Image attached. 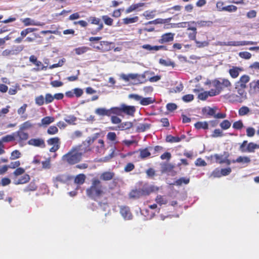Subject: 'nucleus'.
<instances>
[{
    "label": "nucleus",
    "mask_w": 259,
    "mask_h": 259,
    "mask_svg": "<svg viewBox=\"0 0 259 259\" xmlns=\"http://www.w3.org/2000/svg\"><path fill=\"white\" fill-rule=\"evenodd\" d=\"M213 85L215 88V90L218 91L219 92H221L223 90V88L222 87V82L221 80L215 79L212 81Z\"/></svg>",
    "instance_id": "nucleus-37"
},
{
    "label": "nucleus",
    "mask_w": 259,
    "mask_h": 259,
    "mask_svg": "<svg viewBox=\"0 0 259 259\" xmlns=\"http://www.w3.org/2000/svg\"><path fill=\"white\" fill-rule=\"evenodd\" d=\"M47 143L49 145H53L50 148V151L51 152H55L60 148V139L58 137L52 138L47 140Z\"/></svg>",
    "instance_id": "nucleus-9"
},
{
    "label": "nucleus",
    "mask_w": 259,
    "mask_h": 259,
    "mask_svg": "<svg viewBox=\"0 0 259 259\" xmlns=\"http://www.w3.org/2000/svg\"><path fill=\"white\" fill-rule=\"evenodd\" d=\"M30 178L29 175L25 174L15 182L16 185L26 184L30 181Z\"/></svg>",
    "instance_id": "nucleus-22"
},
{
    "label": "nucleus",
    "mask_w": 259,
    "mask_h": 259,
    "mask_svg": "<svg viewBox=\"0 0 259 259\" xmlns=\"http://www.w3.org/2000/svg\"><path fill=\"white\" fill-rule=\"evenodd\" d=\"M133 126V123L131 122H124L122 123H121L119 125H118L117 127L112 128V130H128L131 128Z\"/></svg>",
    "instance_id": "nucleus-15"
},
{
    "label": "nucleus",
    "mask_w": 259,
    "mask_h": 259,
    "mask_svg": "<svg viewBox=\"0 0 259 259\" xmlns=\"http://www.w3.org/2000/svg\"><path fill=\"white\" fill-rule=\"evenodd\" d=\"M182 99L185 102H189L192 101L194 99V96L192 94H188L184 96Z\"/></svg>",
    "instance_id": "nucleus-61"
},
{
    "label": "nucleus",
    "mask_w": 259,
    "mask_h": 259,
    "mask_svg": "<svg viewBox=\"0 0 259 259\" xmlns=\"http://www.w3.org/2000/svg\"><path fill=\"white\" fill-rule=\"evenodd\" d=\"M144 5V3H140L136 4H133L130 6L125 11L126 14L131 13L132 12L138 9L139 8L143 7Z\"/></svg>",
    "instance_id": "nucleus-26"
},
{
    "label": "nucleus",
    "mask_w": 259,
    "mask_h": 259,
    "mask_svg": "<svg viewBox=\"0 0 259 259\" xmlns=\"http://www.w3.org/2000/svg\"><path fill=\"white\" fill-rule=\"evenodd\" d=\"M175 34L172 33H166L163 34L158 42L160 44H164L171 41L174 40Z\"/></svg>",
    "instance_id": "nucleus-12"
},
{
    "label": "nucleus",
    "mask_w": 259,
    "mask_h": 259,
    "mask_svg": "<svg viewBox=\"0 0 259 259\" xmlns=\"http://www.w3.org/2000/svg\"><path fill=\"white\" fill-rule=\"evenodd\" d=\"M224 11H228L229 12H235L237 8L234 5H229L226 7H224L223 9Z\"/></svg>",
    "instance_id": "nucleus-53"
},
{
    "label": "nucleus",
    "mask_w": 259,
    "mask_h": 259,
    "mask_svg": "<svg viewBox=\"0 0 259 259\" xmlns=\"http://www.w3.org/2000/svg\"><path fill=\"white\" fill-rule=\"evenodd\" d=\"M239 56L242 58L248 59L250 58L251 55L250 53L247 52H242L239 53Z\"/></svg>",
    "instance_id": "nucleus-57"
},
{
    "label": "nucleus",
    "mask_w": 259,
    "mask_h": 259,
    "mask_svg": "<svg viewBox=\"0 0 259 259\" xmlns=\"http://www.w3.org/2000/svg\"><path fill=\"white\" fill-rule=\"evenodd\" d=\"M155 190V187L151 186L142 190H133L129 194L130 197L132 198H139L143 195L149 194Z\"/></svg>",
    "instance_id": "nucleus-3"
},
{
    "label": "nucleus",
    "mask_w": 259,
    "mask_h": 259,
    "mask_svg": "<svg viewBox=\"0 0 259 259\" xmlns=\"http://www.w3.org/2000/svg\"><path fill=\"white\" fill-rule=\"evenodd\" d=\"M231 171L232 170L230 167L222 168L221 169L216 168L212 172L211 176L214 178H220L222 176L229 175Z\"/></svg>",
    "instance_id": "nucleus-6"
},
{
    "label": "nucleus",
    "mask_w": 259,
    "mask_h": 259,
    "mask_svg": "<svg viewBox=\"0 0 259 259\" xmlns=\"http://www.w3.org/2000/svg\"><path fill=\"white\" fill-rule=\"evenodd\" d=\"M155 201L160 205L166 204L168 202L167 199L163 196L161 195H157L155 198Z\"/></svg>",
    "instance_id": "nucleus-33"
},
{
    "label": "nucleus",
    "mask_w": 259,
    "mask_h": 259,
    "mask_svg": "<svg viewBox=\"0 0 259 259\" xmlns=\"http://www.w3.org/2000/svg\"><path fill=\"white\" fill-rule=\"evenodd\" d=\"M258 147V146L253 143H249L247 144V141H244L240 146V150L242 152H252Z\"/></svg>",
    "instance_id": "nucleus-5"
},
{
    "label": "nucleus",
    "mask_w": 259,
    "mask_h": 259,
    "mask_svg": "<svg viewBox=\"0 0 259 259\" xmlns=\"http://www.w3.org/2000/svg\"><path fill=\"white\" fill-rule=\"evenodd\" d=\"M243 124L241 120L236 121L233 124V127L237 130H240L243 127Z\"/></svg>",
    "instance_id": "nucleus-58"
},
{
    "label": "nucleus",
    "mask_w": 259,
    "mask_h": 259,
    "mask_svg": "<svg viewBox=\"0 0 259 259\" xmlns=\"http://www.w3.org/2000/svg\"><path fill=\"white\" fill-rule=\"evenodd\" d=\"M159 64L164 66H172L174 67L175 66V64L174 62L171 61L170 59H167V60H164L163 59H160L159 61Z\"/></svg>",
    "instance_id": "nucleus-30"
},
{
    "label": "nucleus",
    "mask_w": 259,
    "mask_h": 259,
    "mask_svg": "<svg viewBox=\"0 0 259 259\" xmlns=\"http://www.w3.org/2000/svg\"><path fill=\"white\" fill-rule=\"evenodd\" d=\"M237 94H233L230 95V99L233 102L241 103L246 99V93L244 90L241 89H236Z\"/></svg>",
    "instance_id": "nucleus-4"
},
{
    "label": "nucleus",
    "mask_w": 259,
    "mask_h": 259,
    "mask_svg": "<svg viewBox=\"0 0 259 259\" xmlns=\"http://www.w3.org/2000/svg\"><path fill=\"white\" fill-rule=\"evenodd\" d=\"M107 138L110 141H114L116 140V135L114 132H109L107 134Z\"/></svg>",
    "instance_id": "nucleus-63"
},
{
    "label": "nucleus",
    "mask_w": 259,
    "mask_h": 259,
    "mask_svg": "<svg viewBox=\"0 0 259 259\" xmlns=\"http://www.w3.org/2000/svg\"><path fill=\"white\" fill-rule=\"evenodd\" d=\"M25 172V169L21 167L17 168L14 171L13 174L15 177H17L23 174Z\"/></svg>",
    "instance_id": "nucleus-52"
},
{
    "label": "nucleus",
    "mask_w": 259,
    "mask_h": 259,
    "mask_svg": "<svg viewBox=\"0 0 259 259\" xmlns=\"http://www.w3.org/2000/svg\"><path fill=\"white\" fill-rule=\"evenodd\" d=\"M190 182V179L189 178L182 177L177 180L175 182L176 185L178 186L182 185L183 184H188Z\"/></svg>",
    "instance_id": "nucleus-36"
},
{
    "label": "nucleus",
    "mask_w": 259,
    "mask_h": 259,
    "mask_svg": "<svg viewBox=\"0 0 259 259\" xmlns=\"http://www.w3.org/2000/svg\"><path fill=\"white\" fill-rule=\"evenodd\" d=\"M21 153L18 150L13 151L11 155V159L15 160L20 157Z\"/></svg>",
    "instance_id": "nucleus-54"
},
{
    "label": "nucleus",
    "mask_w": 259,
    "mask_h": 259,
    "mask_svg": "<svg viewBox=\"0 0 259 259\" xmlns=\"http://www.w3.org/2000/svg\"><path fill=\"white\" fill-rule=\"evenodd\" d=\"M231 125V122L228 120H224L220 123V126L223 130L228 129Z\"/></svg>",
    "instance_id": "nucleus-46"
},
{
    "label": "nucleus",
    "mask_w": 259,
    "mask_h": 259,
    "mask_svg": "<svg viewBox=\"0 0 259 259\" xmlns=\"http://www.w3.org/2000/svg\"><path fill=\"white\" fill-rule=\"evenodd\" d=\"M35 103L38 106L42 105L45 102V98L42 95H40L38 97H36L35 98Z\"/></svg>",
    "instance_id": "nucleus-49"
},
{
    "label": "nucleus",
    "mask_w": 259,
    "mask_h": 259,
    "mask_svg": "<svg viewBox=\"0 0 259 259\" xmlns=\"http://www.w3.org/2000/svg\"><path fill=\"white\" fill-rule=\"evenodd\" d=\"M102 18L105 24L109 26H111L112 25L113 21V19L108 17L107 15L102 16Z\"/></svg>",
    "instance_id": "nucleus-45"
},
{
    "label": "nucleus",
    "mask_w": 259,
    "mask_h": 259,
    "mask_svg": "<svg viewBox=\"0 0 259 259\" xmlns=\"http://www.w3.org/2000/svg\"><path fill=\"white\" fill-rule=\"evenodd\" d=\"M15 138L18 137L19 141H25L28 138V134L20 129L18 132L14 133Z\"/></svg>",
    "instance_id": "nucleus-19"
},
{
    "label": "nucleus",
    "mask_w": 259,
    "mask_h": 259,
    "mask_svg": "<svg viewBox=\"0 0 259 259\" xmlns=\"http://www.w3.org/2000/svg\"><path fill=\"white\" fill-rule=\"evenodd\" d=\"M100 135V133H96L92 136L88 138L87 142L89 145L92 144Z\"/></svg>",
    "instance_id": "nucleus-44"
},
{
    "label": "nucleus",
    "mask_w": 259,
    "mask_h": 259,
    "mask_svg": "<svg viewBox=\"0 0 259 259\" xmlns=\"http://www.w3.org/2000/svg\"><path fill=\"white\" fill-rule=\"evenodd\" d=\"M14 55H15V52L12 50L6 49L4 50L2 53V55L5 57Z\"/></svg>",
    "instance_id": "nucleus-59"
},
{
    "label": "nucleus",
    "mask_w": 259,
    "mask_h": 259,
    "mask_svg": "<svg viewBox=\"0 0 259 259\" xmlns=\"http://www.w3.org/2000/svg\"><path fill=\"white\" fill-rule=\"evenodd\" d=\"M154 102V99L151 97L142 98L140 101V104L143 106H147L151 104Z\"/></svg>",
    "instance_id": "nucleus-31"
},
{
    "label": "nucleus",
    "mask_w": 259,
    "mask_h": 259,
    "mask_svg": "<svg viewBox=\"0 0 259 259\" xmlns=\"http://www.w3.org/2000/svg\"><path fill=\"white\" fill-rule=\"evenodd\" d=\"M151 155V152L147 148L140 150V157L142 158H146Z\"/></svg>",
    "instance_id": "nucleus-50"
},
{
    "label": "nucleus",
    "mask_w": 259,
    "mask_h": 259,
    "mask_svg": "<svg viewBox=\"0 0 259 259\" xmlns=\"http://www.w3.org/2000/svg\"><path fill=\"white\" fill-rule=\"evenodd\" d=\"M58 132V127L56 126H51L47 130V133L49 135H53Z\"/></svg>",
    "instance_id": "nucleus-43"
},
{
    "label": "nucleus",
    "mask_w": 259,
    "mask_h": 259,
    "mask_svg": "<svg viewBox=\"0 0 259 259\" xmlns=\"http://www.w3.org/2000/svg\"><path fill=\"white\" fill-rule=\"evenodd\" d=\"M115 176V174L111 171H105L100 175V179L103 181H107L112 180Z\"/></svg>",
    "instance_id": "nucleus-17"
},
{
    "label": "nucleus",
    "mask_w": 259,
    "mask_h": 259,
    "mask_svg": "<svg viewBox=\"0 0 259 259\" xmlns=\"http://www.w3.org/2000/svg\"><path fill=\"white\" fill-rule=\"evenodd\" d=\"M37 29L35 28H26L23 30H22L21 32V35L22 37H25L27 34L30 32H32L35 30H36Z\"/></svg>",
    "instance_id": "nucleus-48"
},
{
    "label": "nucleus",
    "mask_w": 259,
    "mask_h": 259,
    "mask_svg": "<svg viewBox=\"0 0 259 259\" xmlns=\"http://www.w3.org/2000/svg\"><path fill=\"white\" fill-rule=\"evenodd\" d=\"M194 125L197 129H207L208 127V123L206 121L197 122Z\"/></svg>",
    "instance_id": "nucleus-39"
},
{
    "label": "nucleus",
    "mask_w": 259,
    "mask_h": 259,
    "mask_svg": "<svg viewBox=\"0 0 259 259\" xmlns=\"http://www.w3.org/2000/svg\"><path fill=\"white\" fill-rule=\"evenodd\" d=\"M16 138H15V133H13L12 135H7L5 137H3L1 140H0V141L2 142V144H3V142H10V141H12L13 140H15Z\"/></svg>",
    "instance_id": "nucleus-35"
},
{
    "label": "nucleus",
    "mask_w": 259,
    "mask_h": 259,
    "mask_svg": "<svg viewBox=\"0 0 259 259\" xmlns=\"http://www.w3.org/2000/svg\"><path fill=\"white\" fill-rule=\"evenodd\" d=\"M86 194L90 198L95 199L105 194V188L98 178H94L92 180L91 186L86 190Z\"/></svg>",
    "instance_id": "nucleus-1"
},
{
    "label": "nucleus",
    "mask_w": 259,
    "mask_h": 259,
    "mask_svg": "<svg viewBox=\"0 0 259 259\" xmlns=\"http://www.w3.org/2000/svg\"><path fill=\"white\" fill-rule=\"evenodd\" d=\"M119 208L120 213L125 220H131L133 219V215L128 206L122 205Z\"/></svg>",
    "instance_id": "nucleus-7"
},
{
    "label": "nucleus",
    "mask_w": 259,
    "mask_h": 259,
    "mask_svg": "<svg viewBox=\"0 0 259 259\" xmlns=\"http://www.w3.org/2000/svg\"><path fill=\"white\" fill-rule=\"evenodd\" d=\"M223 136V132L220 129L214 130L213 132V134L211 135V137L213 138L222 137Z\"/></svg>",
    "instance_id": "nucleus-55"
},
{
    "label": "nucleus",
    "mask_w": 259,
    "mask_h": 259,
    "mask_svg": "<svg viewBox=\"0 0 259 259\" xmlns=\"http://www.w3.org/2000/svg\"><path fill=\"white\" fill-rule=\"evenodd\" d=\"M151 127V124L148 123H139L136 125V131L138 132H144L149 130Z\"/></svg>",
    "instance_id": "nucleus-16"
},
{
    "label": "nucleus",
    "mask_w": 259,
    "mask_h": 259,
    "mask_svg": "<svg viewBox=\"0 0 259 259\" xmlns=\"http://www.w3.org/2000/svg\"><path fill=\"white\" fill-rule=\"evenodd\" d=\"M55 120L54 117L46 116L41 119L40 123L38 124L39 126L47 127Z\"/></svg>",
    "instance_id": "nucleus-13"
},
{
    "label": "nucleus",
    "mask_w": 259,
    "mask_h": 259,
    "mask_svg": "<svg viewBox=\"0 0 259 259\" xmlns=\"http://www.w3.org/2000/svg\"><path fill=\"white\" fill-rule=\"evenodd\" d=\"M242 71V69L237 67H233L229 70L231 76L234 78L238 76L239 72Z\"/></svg>",
    "instance_id": "nucleus-25"
},
{
    "label": "nucleus",
    "mask_w": 259,
    "mask_h": 259,
    "mask_svg": "<svg viewBox=\"0 0 259 259\" xmlns=\"http://www.w3.org/2000/svg\"><path fill=\"white\" fill-rule=\"evenodd\" d=\"M34 21L30 18H26L22 20V22L25 26L33 25Z\"/></svg>",
    "instance_id": "nucleus-51"
},
{
    "label": "nucleus",
    "mask_w": 259,
    "mask_h": 259,
    "mask_svg": "<svg viewBox=\"0 0 259 259\" xmlns=\"http://www.w3.org/2000/svg\"><path fill=\"white\" fill-rule=\"evenodd\" d=\"M259 90V80L253 81L250 83L249 93L251 94L256 93Z\"/></svg>",
    "instance_id": "nucleus-18"
},
{
    "label": "nucleus",
    "mask_w": 259,
    "mask_h": 259,
    "mask_svg": "<svg viewBox=\"0 0 259 259\" xmlns=\"http://www.w3.org/2000/svg\"><path fill=\"white\" fill-rule=\"evenodd\" d=\"M221 46H242L253 44V42L249 41H231L228 42H219Z\"/></svg>",
    "instance_id": "nucleus-8"
},
{
    "label": "nucleus",
    "mask_w": 259,
    "mask_h": 259,
    "mask_svg": "<svg viewBox=\"0 0 259 259\" xmlns=\"http://www.w3.org/2000/svg\"><path fill=\"white\" fill-rule=\"evenodd\" d=\"M122 112L130 115H133L135 112V108L134 106H127L125 104L121 105Z\"/></svg>",
    "instance_id": "nucleus-14"
},
{
    "label": "nucleus",
    "mask_w": 259,
    "mask_h": 259,
    "mask_svg": "<svg viewBox=\"0 0 259 259\" xmlns=\"http://www.w3.org/2000/svg\"><path fill=\"white\" fill-rule=\"evenodd\" d=\"M174 165L169 163H163L161 165V172L168 173L171 171L174 168Z\"/></svg>",
    "instance_id": "nucleus-23"
},
{
    "label": "nucleus",
    "mask_w": 259,
    "mask_h": 259,
    "mask_svg": "<svg viewBox=\"0 0 259 259\" xmlns=\"http://www.w3.org/2000/svg\"><path fill=\"white\" fill-rule=\"evenodd\" d=\"M90 21H91V23L99 25L98 28L91 31L92 34L95 35L97 33V32L102 29L103 27V24L102 23H100V19L96 17H90Z\"/></svg>",
    "instance_id": "nucleus-10"
},
{
    "label": "nucleus",
    "mask_w": 259,
    "mask_h": 259,
    "mask_svg": "<svg viewBox=\"0 0 259 259\" xmlns=\"http://www.w3.org/2000/svg\"><path fill=\"white\" fill-rule=\"evenodd\" d=\"M249 112V109L246 106H243L239 110V115L240 116H244L246 115Z\"/></svg>",
    "instance_id": "nucleus-47"
},
{
    "label": "nucleus",
    "mask_w": 259,
    "mask_h": 259,
    "mask_svg": "<svg viewBox=\"0 0 259 259\" xmlns=\"http://www.w3.org/2000/svg\"><path fill=\"white\" fill-rule=\"evenodd\" d=\"M82 153L79 147L72 148L67 154L62 157L64 162H79L81 160Z\"/></svg>",
    "instance_id": "nucleus-2"
},
{
    "label": "nucleus",
    "mask_w": 259,
    "mask_h": 259,
    "mask_svg": "<svg viewBox=\"0 0 259 259\" xmlns=\"http://www.w3.org/2000/svg\"><path fill=\"white\" fill-rule=\"evenodd\" d=\"M90 50V48H89L88 47L83 46V47L75 48L74 50V51L75 52V53L77 55H80L85 53Z\"/></svg>",
    "instance_id": "nucleus-29"
},
{
    "label": "nucleus",
    "mask_w": 259,
    "mask_h": 259,
    "mask_svg": "<svg viewBox=\"0 0 259 259\" xmlns=\"http://www.w3.org/2000/svg\"><path fill=\"white\" fill-rule=\"evenodd\" d=\"M110 111V116L112 114H116V115H120L121 112H122L121 110V105L120 107H112L109 109Z\"/></svg>",
    "instance_id": "nucleus-41"
},
{
    "label": "nucleus",
    "mask_w": 259,
    "mask_h": 259,
    "mask_svg": "<svg viewBox=\"0 0 259 259\" xmlns=\"http://www.w3.org/2000/svg\"><path fill=\"white\" fill-rule=\"evenodd\" d=\"M95 113L99 116H110V111L109 109H107L105 108H97Z\"/></svg>",
    "instance_id": "nucleus-21"
},
{
    "label": "nucleus",
    "mask_w": 259,
    "mask_h": 259,
    "mask_svg": "<svg viewBox=\"0 0 259 259\" xmlns=\"http://www.w3.org/2000/svg\"><path fill=\"white\" fill-rule=\"evenodd\" d=\"M86 177L83 174L77 175L74 178V183L78 185H82L85 180Z\"/></svg>",
    "instance_id": "nucleus-24"
},
{
    "label": "nucleus",
    "mask_w": 259,
    "mask_h": 259,
    "mask_svg": "<svg viewBox=\"0 0 259 259\" xmlns=\"http://www.w3.org/2000/svg\"><path fill=\"white\" fill-rule=\"evenodd\" d=\"M181 141V138L178 137H174L171 135H168L166 138V141L169 143L179 142Z\"/></svg>",
    "instance_id": "nucleus-38"
},
{
    "label": "nucleus",
    "mask_w": 259,
    "mask_h": 259,
    "mask_svg": "<svg viewBox=\"0 0 259 259\" xmlns=\"http://www.w3.org/2000/svg\"><path fill=\"white\" fill-rule=\"evenodd\" d=\"M37 188V186L34 181H31L24 189L23 191L26 193L35 191Z\"/></svg>",
    "instance_id": "nucleus-20"
},
{
    "label": "nucleus",
    "mask_w": 259,
    "mask_h": 259,
    "mask_svg": "<svg viewBox=\"0 0 259 259\" xmlns=\"http://www.w3.org/2000/svg\"><path fill=\"white\" fill-rule=\"evenodd\" d=\"M28 144L29 145H32L41 148H45L46 146L45 141L41 138L31 139L28 141Z\"/></svg>",
    "instance_id": "nucleus-11"
},
{
    "label": "nucleus",
    "mask_w": 259,
    "mask_h": 259,
    "mask_svg": "<svg viewBox=\"0 0 259 259\" xmlns=\"http://www.w3.org/2000/svg\"><path fill=\"white\" fill-rule=\"evenodd\" d=\"M64 120L69 124H75V122L77 120V118L73 115H66Z\"/></svg>",
    "instance_id": "nucleus-27"
},
{
    "label": "nucleus",
    "mask_w": 259,
    "mask_h": 259,
    "mask_svg": "<svg viewBox=\"0 0 259 259\" xmlns=\"http://www.w3.org/2000/svg\"><path fill=\"white\" fill-rule=\"evenodd\" d=\"M54 100L53 96L51 94L48 93L45 96V101L46 104L52 102Z\"/></svg>",
    "instance_id": "nucleus-56"
},
{
    "label": "nucleus",
    "mask_w": 259,
    "mask_h": 259,
    "mask_svg": "<svg viewBox=\"0 0 259 259\" xmlns=\"http://www.w3.org/2000/svg\"><path fill=\"white\" fill-rule=\"evenodd\" d=\"M203 113H206L207 115L212 116L214 117L215 111L214 109L210 107H205L202 110Z\"/></svg>",
    "instance_id": "nucleus-40"
},
{
    "label": "nucleus",
    "mask_w": 259,
    "mask_h": 259,
    "mask_svg": "<svg viewBox=\"0 0 259 259\" xmlns=\"http://www.w3.org/2000/svg\"><path fill=\"white\" fill-rule=\"evenodd\" d=\"M68 179L65 175H59L56 178V180L61 183H65Z\"/></svg>",
    "instance_id": "nucleus-62"
},
{
    "label": "nucleus",
    "mask_w": 259,
    "mask_h": 259,
    "mask_svg": "<svg viewBox=\"0 0 259 259\" xmlns=\"http://www.w3.org/2000/svg\"><path fill=\"white\" fill-rule=\"evenodd\" d=\"M20 165V163H14V164L13 166H7V165H4L3 166L0 167V175H3L5 174L8 170V168L9 167L12 168H15L16 167H18Z\"/></svg>",
    "instance_id": "nucleus-32"
},
{
    "label": "nucleus",
    "mask_w": 259,
    "mask_h": 259,
    "mask_svg": "<svg viewBox=\"0 0 259 259\" xmlns=\"http://www.w3.org/2000/svg\"><path fill=\"white\" fill-rule=\"evenodd\" d=\"M191 23L197 24L199 27L211 26L213 23L210 21H198L197 22L195 21L191 22Z\"/></svg>",
    "instance_id": "nucleus-28"
},
{
    "label": "nucleus",
    "mask_w": 259,
    "mask_h": 259,
    "mask_svg": "<svg viewBox=\"0 0 259 259\" xmlns=\"http://www.w3.org/2000/svg\"><path fill=\"white\" fill-rule=\"evenodd\" d=\"M255 133V130L253 127H248L246 129V135L248 137H253Z\"/></svg>",
    "instance_id": "nucleus-60"
},
{
    "label": "nucleus",
    "mask_w": 259,
    "mask_h": 259,
    "mask_svg": "<svg viewBox=\"0 0 259 259\" xmlns=\"http://www.w3.org/2000/svg\"><path fill=\"white\" fill-rule=\"evenodd\" d=\"M33 124L30 122V121H27L20 125V129L21 130H26L31 128Z\"/></svg>",
    "instance_id": "nucleus-42"
},
{
    "label": "nucleus",
    "mask_w": 259,
    "mask_h": 259,
    "mask_svg": "<svg viewBox=\"0 0 259 259\" xmlns=\"http://www.w3.org/2000/svg\"><path fill=\"white\" fill-rule=\"evenodd\" d=\"M139 20L138 16H135L133 18H125L123 19V22L124 24L127 25L131 23L137 22Z\"/></svg>",
    "instance_id": "nucleus-34"
},
{
    "label": "nucleus",
    "mask_w": 259,
    "mask_h": 259,
    "mask_svg": "<svg viewBox=\"0 0 259 259\" xmlns=\"http://www.w3.org/2000/svg\"><path fill=\"white\" fill-rule=\"evenodd\" d=\"M74 94L77 98L80 97L83 94V90L79 88H75L73 90Z\"/></svg>",
    "instance_id": "nucleus-64"
}]
</instances>
